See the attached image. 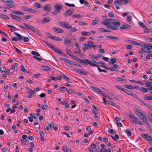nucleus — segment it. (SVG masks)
Instances as JSON below:
<instances>
[{"label":"nucleus","mask_w":152,"mask_h":152,"mask_svg":"<svg viewBox=\"0 0 152 152\" xmlns=\"http://www.w3.org/2000/svg\"><path fill=\"white\" fill-rule=\"evenodd\" d=\"M23 24L24 25V26L20 25L19 27L22 28L23 29L25 30H30L36 34H39V31L32 26L28 25L25 23H23Z\"/></svg>","instance_id":"obj_1"},{"label":"nucleus","mask_w":152,"mask_h":152,"mask_svg":"<svg viewBox=\"0 0 152 152\" xmlns=\"http://www.w3.org/2000/svg\"><path fill=\"white\" fill-rule=\"evenodd\" d=\"M55 10L52 12L54 15H56L59 13L62 8V6L58 4H56L54 6Z\"/></svg>","instance_id":"obj_2"},{"label":"nucleus","mask_w":152,"mask_h":152,"mask_svg":"<svg viewBox=\"0 0 152 152\" xmlns=\"http://www.w3.org/2000/svg\"><path fill=\"white\" fill-rule=\"evenodd\" d=\"M128 117L131 119L130 122L133 124L134 123L138 124L140 125L142 124L141 121L139 120L135 116L132 114H129L128 115Z\"/></svg>","instance_id":"obj_3"},{"label":"nucleus","mask_w":152,"mask_h":152,"mask_svg":"<svg viewBox=\"0 0 152 152\" xmlns=\"http://www.w3.org/2000/svg\"><path fill=\"white\" fill-rule=\"evenodd\" d=\"M14 34L18 37V39L20 40H23L25 42H27L29 40V39L27 37L22 36L16 32H14Z\"/></svg>","instance_id":"obj_4"},{"label":"nucleus","mask_w":152,"mask_h":152,"mask_svg":"<svg viewBox=\"0 0 152 152\" xmlns=\"http://www.w3.org/2000/svg\"><path fill=\"white\" fill-rule=\"evenodd\" d=\"M101 23L106 26L108 28L112 29H117L116 28H115V27H113V26H111L110 23L107 20L106 21L102 22Z\"/></svg>","instance_id":"obj_5"},{"label":"nucleus","mask_w":152,"mask_h":152,"mask_svg":"<svg viewBox=\"0 0 152 152\" xmlns=\"http://www.w3.org/2000/svg\"><path fill=\"white\" fill-rule=\"evenodd\" d=\"M123 91L127 94L132 96L136 99L138 98V96L137 95L132 92L131 91L124 88L123 90Z\"/></svg>","instance_id":"obj_6"},{"label":"nucleus","mask_w":152,"mask_h":152,"mask_svg":"<svg viewBox=\"0 0 152 152\" xmlns=\"http://www.w3.org/2000/svg\"><path fill=\"white\" fill-rule=\"evenodd\" d=\"M141 50L143 52L147 53H151V52L149 51L150 49L148 47V44H145L141 48Z\"/></svg>","instance_id":"obj_7"},{"label":"nucleus","mask_w":152,"mask_h":152,"mask_svg":"<svg viewBox=\"0 0 152 152\" xmlns=\"http://www.w3.org/2000/svg\"><path fill=\"white\" fill-rule=\"evenodd\" d=\"M77 60L80 63H82L85 65H88V64H89V63L90 62L89 60L87 59H85L84 60H82L79 58L78 57L77 58Z\"/></svg>","instance_id":"obj_8"},{"label":"nucleus","mask_w":152,"mask_h":152,"mask_svg":"<svg viewBox=\"0 0 152 152\" xmlns=\"http://www.w3.org/2000/svg\"><path fill=\"white\" fill-rule=\"evenodd\" d=\"M31 54L32 55H34V58L35 59L39 61H41L42 60L41 58L35 56H40V54L37 52L34 51H32L31 52Z\"/></svg>","instance_id":"obj_9"},{"label":"nucleus","mask_w":152,"mask_h":152,"mask_svg":"<svg viewBox=\"0 0 152 152\" xmlns=\"http://www.w3.org/2000/svg\"><path fill=\"white\" fill-rule=\"evenodd\" d=\"M140 118L141 119L142 121L148 126V127H150V124L144 115Z\"/></svg>","instance_id":"obj_10"},{"label":"nucleus","mask_w":152,"mask_h":152,"mask_svg":"<svg viewBox=\"0 0 152 152\" xmlns=\"http://www.w3.org/2000/svg\"><path fill=\"white\" fill-rule=\"evenodd\" d=\"M142 136L144 138L148 141H152V137L148 135V134H142Z\"/></svg>","instance_id":"obj_11"},{"label":"nucleus","mask_w":152,"mask_h":152,"mask_svg":"<svg viewBox=\"0 0 152 152\" xmlns=\"http://www.w3.org/2000/svg\"><path fill=\"white\" fill-rule=\"evenodd\" d=\"M52 30L55 32L57 33H61L64 32V30L59 28L57 27H53L52 28Z\"/></svg>","instance_id":"obj_12"},{"label":"nucleus","mask_w":152,"mask_h":152,"mask_svg":"<svg viewBox=\"0 0 152 152\" xmlns=\"http://www.w3.org/2000/svg\"><path fill=\"white\" fill-rule=\"evenodd\" d=\"M10 17L15 20L20 21L22 20V19L20 18L15 15H13L12 14L10 13Z\"/></svg>","instance_id":"obj_13"},{"label":"nucleus","mask_w":152,"mask_h":152,"mask_svg":"<svg viewBox=\"0 0 152 152\" xmlns=\"http://www.w3.org/2000/svg\"><path fill=\"white\" fill-rule=\"evenodd\" d=\"M131 27V26L127 23H125L120 28L121 29H126L128 28H130Z\"/></svg>","instance_id":"obj_14"},{"label":"nucleus","mask_w":152,"mask_h":152,"mask_svg":"<svg viewBox=\"0 0 152 152\" xmlns=\"http://www.w3.org/2000/svg\"><path fill=\"white\" fill-rule=\"evenodd\" d=\"M51 6L49 4H47L44 7L43 9L45 11L49 12L51 10Z\"/></svg>","instance_id":"obj_15"},{"label":"nucleus","mask_w":152,"mask_h":152,"mask_svg":"<svg viewBox=\"0 0 152 152\" xmlns=\"http://www.w3.org/2000/svg\"><path fill=\"white\" fill-rule=\"evenodd\" d=\"M135 113L137 115V116L140 118L143 115L142 111L138 109L135 111Z\"/></svg>","instance_id":"obj_16"},{"label":"nucleus","mask_w":152,"mask_h":152,"mask_svg":"<svg viewBox=\"0 0 152 152\" xmlns=\"http://www.w3.org/2000/svg\"><path fill=\"white\" fill-rule=\"evenodd\" d=\"M75 72L84 75H87V73L84 72V71L80 69H78L77 68H76V69H75Z\"/></svg>","instance_id":"obj_17"},{"label":"nucleus","mask_w":152,"mask_h":152,"mask_svg":"<svg viewBox=\"0 0 152 152\" xmlns=\"http://www.w3.org/2000/svg\"><path fill=\"white\" fill-rule=\"evenodd\" d=\"M50 20V18L49 17H47L43 18L41 20V22L43 23H45L49 22Z\"/></svg>","instance_id":"obj_18"},{"label":"nucleus","mask_w":152,"mask_h":152,"mask_svg":"<svg viewBox=\"0 0 152 152\" xmlns=\"http://www.w3.org/2000/svg\"><path fill=\"white\" fill-rule=\"evenodd\" d=\"M53 50L58 53L61 54L62 56H65V55L64 54L62 51L59 50L57 48H56L54 47L53 49Z\"/></svg>","instance_id":"obj_19"},{"label":"nucleus","mask_w":152,"mask_h":152,"mask_svg":"<svg viewBox=\"0 0 152 152\" xmlns=\"http://www.w3.org/2000/svg\"><path fill=\"white\" fill-rule=\"evenodd\" d=\"M67 54L76 60L78 58L74 56L72 52L69 50H67Z\"/></svg>","instance_id":"obj_20"},{"label":"nucleus","mask_w":152,"mask_h":152,"mask_svg":"<svg viewBox=\"0 0 152 152\" xmlns=\"http://www.w3.org/2000/svg\"><path fill=\"white\" fill-rule=\"evenodd\" d=\"M74 12V10L73 9H70L67 10V16H71Z\"/></svg>","instance_id":"obj_21"},{"label":"nucleus","mask_w":152,"mask_h":152,"mask_svg":"<svg viewBox=\"0 0 152 152\" xmlns=\"http://www.w3.org/2000/svg\"><path fill=\"white\" fill-rule=\"evenodd\" d=\"M113 25H114V26H113V27H115V28H116L117 29H113L114 30H117L118 29V27L120 25V23L118 21H115L113 23Z\"/></svg>","instance_id":"obj_22"},{"label":"nucleus","mask_w":152,"mask_h":152,"mask_svg":"<svg viewBox=\"0 0 152 152\" xmlns=\"http://www.w3.org/2000/svg\"><path fill=\"white\" fill-rule=\"evenodd\" d=\"M90 88L93 90L94 91L98 93L100 90L99 88L94 86H91L90 87Z\"/></svg>","instance_id":"obj_23"},{"label":"nucleus","mask_w":152,"mask_h":152,"mask_svg":"<svg viewBox=\"0 0 152 152\" xmlns=\"http://www.w3.org/2000/svg\"><path fill=\"white\" fill-rule=\"evenodd\" d=\"M89 64L91 66H97L98 65L97 63V62L94 60H92L91 62H89Z\"/></svg>","instance_id":"obj_24"},{"label":"nucleus","mask_w":152,"mask_h":152,"mask_svg":"<svg viewBox=\"0 0 152 152\" xmlns=\"http://www.w3.org/2000/svg\"><path fill=\"white\" fill-rule=\"evenodd\" d=\"M72 17L73 18H76L78 19L82 18H84L83 15H80L79 14L73 15Z\"/></svg>","instance_id":"obj_25"},{"label":"nucleus","mask_w":152,"mask_h":152,"mask_svg":"<svg viewBox=\"0 0 152 152\" xmlns=\"http://www.w3.org/2000/svg\"><path fill=\"white\" fill-rule=\"evenodd\" d=\"M39 134L40 136V139L41 141H44V136L45 134L42 131H40L39 132Z\"/></svg>","instance_id":"obj_26"},{"label":"nucleus","mask_w":152,"mask_h":152,"mask_svg":"<svg viewBox=\"0 0 152 152\" xmlns=\"http://www.w3.org/2000/svg\"><path fill=\"white\" fill-rule=\"evenodd\" d=\"M107 39H113L115 40H119V38L117 37H114L112 36H106Z\"/></svg>","instance_id":"obj_27"},{"label":"nucleus","mask_w":152,"mask_h":152,"mask_svg":"<svg viewBox=\"0 0 152 152\" xmlns=\"http://www.w3.org/2000/svg\"><path fill=\"white\" fill-rule=\"evenodd\" d=\"M12 12L15 15H24V13L22 12L19 11H18L16 10H13L12 11Z\"/></svg>","instance_id":"obj_28"},{"label":"nucleus","mask_w":152,"mask_h":152,"mask_svg":"<svg viewBox=\"0 0 152 152\" xmlns=\"http://www.w3.org/2000/svg\"><path fill=\"white\" fill-rule=\"evenodd\" d=\"M0 18L4 19L5 20H9V18L6 15L0 13Z\"/></svg>","instance_id":"obj_29"},{"label":"nucleus","mask_w":152,"mask_h":152,"mask_svg":"<svg viewBox=\"0 0 152 152\" xmlns=\"http://www.w3.org/2000/svg\"><path fill=\"white\" fill-rule=\"evenodd\" d=\"M140 102H141V103H142L144 104L148 108H149V109H150L151 110H152V106L151 105L149 104H147V103H144L143 101H142V100H140Z\"/></svg>","instance_id":"obj_30"},{"label":"nucleus","mask_w":152,"mask_h":152,"mask_svg":"<svg viewBox=\"0 0 152 152\" xmlns=\"http://www.w3.org/2000/svg\"><path fill=\"white\" fill-rule=\"evenodd\" d=\"M51 39L54 40L55 41H61L62 39L61 38L57 37L55 36H53V37H52V38H51Z\"/></svg>","instance_id":"obj_31"},{"label":"nucleus","mask_w":152,"mask_h":152,"mask_svg":"<svg viewBox=\"0 0 152 152\" xmlns=\"http://www.w3.org/2000/svg\"><path fill=\"white\" fill-rule=\"evenodd\" d=\"M28 93L30 94H33L34 93L35 91L28 87L26 88Z\"/></svg>","instance_id":"obj_32"},{"label":"nucleus","mask_w":152,"mask_h":152,"mask_svg":"<svg viewBox=\"0 0 152 152\" xmlns=\"http://www.w3.org/2000/svg\"><path fill=\"white\" fill-rule=\"evenodd\" d=\"M50 48L53 49L54 47L51 44H50L48 42L46 41H43Z\"/></svg>","instance_id":"obj_33"},{"label":"nucleus","mask_w":152,"mask_h":152,"mask_svg":"<svg viewBox=\"0 0 152 152\" xmlns=\"http://www.w3.org/2000/svg\"><path fill=\"white\" fill-rule=\"evenodd\" d=\"M110 61L109 64L110 65H112L116 62V59L115 58L111 59Z\"/></svg>","instance_id":"obj_34"},{"label":"nucleus","mask_w":152,"mask_h":152,"mask_svg":"<svg viewBox=\"0 0 152 152\" xmlns=\"http://www.w3.org/2000/svg\"><path fill=\"white\" fill-rule=\"evenodd\" d=\"M59 25L63 28H66V23L65 22H61L59 23Z\"/></svg>","instance_id":"obj_35"},{"label":"nucleus","mask_w":152,"mask_h":152,"mask_svg":"<svg viewBox=\"0 0 152 152\" xmlns=\"http://www.w3.org/2000/svg\"><path fill=\"white\" fill-rule=\"evenodd\" d=\"M34 6H36V8H42V6L38 2H35L34 4Z\"/></svg>","instance_id":"obj_36"},{"label":"nucleus","mask_w":152,"mask_h":152,"mask_svg":"<svg viewBox=\"0 0 152 152\" xmlns=\"http://www.w3.org/2000/svg\"><path fill=\"white\" fill-rule=\"evenodd\" d=\"M144 98L145 99L149 100H152V96H148L147 95H145L144 96Z\"/></svg>","instance_id":"obj_37"},{"label":"nucleus","mask_w":152,"mask_h":152,"mask_svg":"<svg viewBox=\"0 0 152 152\" xmlns=\"http://www.w3.org/2000/svg\"><path fill=\"white\" fill-rule=\"evenodd\" d=\"M20 141L22 145H27L26 142H28V140H23V139H20Z\"/></svg>","instance_id":"obj_38"},{"label":"nucleus","mask_w":152,"mask_h":152,"mask_svg":"<svg viewBox=\"0 0 152 152\" xmlns=\"http://www.w3.org/2000/svg\"><path fill=\"white\" fill-rule=\"evenodd\" d=\"M68 45L70 47H72L74 45L73 42L69 40H67V45Z\"/></svg>","instance_id":"obj_39"},{"label":"nucleus","mask_w":152,"mask_h":152,"mask_svg":"<svg viewBox=\"0 0 152 152\" xmlns=\"http://www.w3.org/2000/svg\"><path fill=\"white\" fill-rule=\"evenodd\" d=\"M42 68L43 69L46 71H48L50 69V68L47 66H42Z\"/></svg>","instance_id":"obj_40"},{"label":"nucleus","mask_w":152,"mask_h":152,"mask_svg":"<svg viewBox=\"0 0 152 152\" xmlns=\"http://www.w3.org/2000/svg\"><path fill=\"white\" fill-rule=\"evenodd\" d=\"M140 90L141 91L146 92L149 91L148 88H141L140 89Z\"/></svg>","instance_id":"obj_41"},{"label":"nucleus","mask_w":152,"mask_h":152,"mask_svg":"<svg viewBox=\"0 0 152 152\" xmlns=\"http://www.w3.org/2000/svg\"><path fill=\"white\" fill-rule=\"evenodd\" d=\"M30 12L34 13L35 14H37L39 13L38 11L36 10L30 8Z\"/></svg>","instance_id":"obj_42"},{"label":"nucleus","mask_w":152,"mask_h":152,"mask_svg":"<svg viewBox=\"0 0 152 152\" xmlns=\"http://www.w3.org/2000/svg\"><path fill=\"white\" fill-rule=\"evenodd\" d=\"M132 20V17L131 15H129L127 17L126 21L127 22L129 23L131 22Z\"/></svg>","instance_id":"obj_43"},{"label":"nucleus","mask_w":152,"mask_h":152,"mask_svg":"<svg viewBox=\"0 0 152 152\" xmlns=\"http://www.w3.org/2000/svg\"><path fill=\"white\" fill-rule=\"evenodd\" d=\"M82 35L83 36H88L90 35V34L86 31H83L81 32Z\"/></svg>","instance_id":"obj_44"},{"label":"nucleus","mask_w":152,"mask_h":152,"mask_svg":"<svg viewBox=\"0 0 152 152\" xmlns=\"http://www.w3.org/2000/svg\"><path fill=\"white\" fill-rule=\"evenodd\" d=\"M30 8L26 7H22V10L24 11H27L30 12Z\"/></svg>","instance_id":"obj_45"},{"label":"nucleus","mask_w":152,"mask_h":152,"mask_svg":"<svg viewBox=\"0 0 152 152\" xmlns=\"http://www.w3.org/2000/svg\"><path fill=\"white\" fill-rule=\"evenodd\" d=\"M87 44L90 48H91L93 45V42L91 41H89L88 42Z\"/></svg>","instance_id":"obj_46"},{"label":"nucleus","mask_w":152,"mask_h":152,"mask_svg":"<svg viewBox=\"0 0 152 152\" xmlns=\"http://www.w3.org/2000/svg\"><path fill=\"white\" fill-rule=\"evenodd\" d=\"M108 103L110 104V105H112L113 106H114L116 107H117L115 103L113 102H111L110 101H107Z\"/></svg>","instance_id":"obj_47"},{"label":"nucleus","mask_w":152,"mask_h":152,"mask_svg":"<svg viewBox=\"0 0 152 152\" xmlns=\"http://www.w3.org/2000/svg\"><path fill=\"white\" fill-rule=\"evenodd\" d=\"M59 89L61 91H66V88L65 87L63 86L60 87Z\"/></svg>","instance_id":"obj_48"},{"label":"nucleus","mask_w":152,"mask_h":152,"mask_svg":"<svg viewBox=\"0 0 152 152\" xmlns=\"http://www.w3.org/2000/svg\"><path fill=\"white\" fill-rule=\"evenodd\" d=\"M88 46L87 44L85 43L84 44V48H83V50L84 51L86 50L88 48Z\"/></svg>","instance_id":"obj_49"},{"label":"nucleus","mask_w":152,"mask_h":152,"mask_svg":"<svg viewBox=\"0 0 152 152\" xmlns=\"http://www.w3.org/2000/svg\"><path fill=\"white\" fill-rule=\"evenodd\" d=\"M146 86L147 87L152 86V82H146L145 83Z\"/></svg>","instance_id":"obj_50"},{"label":"nucleus","mask_w":152,"mask_h":152,"mask_svg":"<svg viewBox=\"0 0 152 152\" xmlns=\"http://www.w3.org/2000/svg\"><path fill=\"white\" fill-rule=\"evenodd\" d=\"M125 132L127 134L128 136H130L131 135V133L129 130L128 129H127L126 130Z\"/></svg>","instance_id":"obj_51"},{"label":"nucleus","mask_w":152,"mask_h":152,"mask_svg":"<svg viewBox=\"0 0 152 152\" xmlns=\"http://www.w3.org/2000/svg\"><path fill=\"white\" fill-rule=\"evenodd\" d=\"M3 1L7 3H12L14 2V1L12 0H2Z\"/></svg>","instance_id":"obj_52"},{"label":"nucleus","mask_w":152,"mask_h":152,"mask_svg":"<svg viewBox=\"0 0 152 152\" xmlns=\"http://www.w3.org/2000/svg\"><path fill=\"white\" fill-rule=\"evenodd\" d=\"M26 82L29 84H33L34 83V82L30 79H27L26 80Z\"/></svg>","instance_id":"obj_53"},{"label":"nucleus","mask_w":152,"mask_h":152,"mask_svg":"<svg viewBox=\"0 0 152 152\" xmlns=\"http://www.w3.org/2000/svg\"><path fill=\"white\" fill-rule=\"evenodd\" d=\"M20 68L21 70L24 72H26V71L25 68L24 66L22 65L20 66Z\"/></svg>","instance_id":"obj_54"},{"label":"nucleus","mask_w":152,"mask_h":152,"mask_svg":"<svg viewBox=\"0 0 152 152\" xmlns=\"http://www.w3.org/2000/svg\"><path fill=\"white\" fill-rule=\"evenodd\" d=\"M118 1H115L114 3V4L116 8L117 9H119V7L117 5Z\"/></svg>","instance_id":"obj_55"},{"label":"nucleus","mask_w":152,"mask_h":152,"mask_svg":"<svg viewBox=\"0 0 152 152\" xmlns=\"http://www.w3.org/2000/svg\"><path fill=\"white\" fill-rule=\"evenodd\" d=\"M117 80L119 81H124L126 80V79H123L121 77H118L116 78Z\"/></svg>","instance_id":"obj_56"},{"label":"nucleus","mask_w":152,"mask_h":152,"mask_svg":"<svg viewBox=\"0 0 152 152\" xmlns=\"http://www.w3.org/2000/svg\"><path fill=\"white\" fill-rule=\"evenodd\" d=\"M139 25L140 26L142 27L143 28H146V26L144 24V23H143L142 22H140L139 23Z\"/></svg>","instance_id":"obj_57"},{"label":"nucleus","mask_w":152,"mask_h":152,"mask_svg":"<svg viewBox=\"0 0 152 152\" xmlns=\"http://www.w3.org/2000/svg\"><path fill=\"white\" fill-rule=\"evenodd\" d=\"M79 24L81 26H86L87 25V24L86 23H84L82 21H80L79 22Z\"/></svg>","instance_id":"obj_58"},{"label":"nucleus","mask_w":152,"mask_h":152,"mask_svg":"<svg viewBox=\"0 0 152 152\" xmlns=\"http://www.w3.org/2000/svg\"><path fill=\"white\" fill-rule=\"evenodd\" d=\"M77 30V29L76 28H72L70 29V32L72 33H73L74 32H75Z\"/></svg>","instance_id":"obj_59"},{"label":"nucleus","mask_w":152,"mask_h":152,"mask_svg":"<svg viewBox=\"0 0 152 152\" xmlns=\"http://www.w3.org/2000/svg\"><path fill=\"white\" fill-rule=\"evenodd\" d=\"M133 86L132 85H127L125 86V87L128 89H133Z\"/></svg>","instance_id":"obj_60"},{"label":"nucleus","mask_w":152,"mask_h":152,"mask_svg":"<svg viewBox=\"0 0 152 152\" xmlns=\"http://www.w3.org/2000/svg\"><path fill=\"white\" fill-rule=\"evenodd\" d=\"M125 48L128 49H132L133 47L132 46L129 45H125Z\"/></svg>","instance_id":"obj_61"},{"label":"nucleus","mask_w":152,"mask_h":152,"mask_svg":"<svg viewBox=\"0 0 152 152\" xmlns=\"http://www.w3.org/2000/svg\"><path fill=\"white\" fill-rule=\"evenodd\" d=\"M107 29L101 28L99 29V30L102 32H107Z\"/></svg>","instance_id":"obj_62"},{"label":"nucleus","mask_w":152,"mask_h":152,"mask_svg":"<svg viewBox=\"0 0 152 152\" xmlns=\"http://www.w3.org/2000/svg\"><path fill=\"white\" fill-rule=\"evenodd\" d=\"M4 72L7 75H9L10 73V70L6 69L4 71Z\"/></svg>","instance_id":"obj_63"},{"label":"nucleus","mask_w":152,"mask_h":152,"mask_svg":"<svg viewBox=\"0 0 152 152\" xmlns=\"http://www.w3.org/2000/svg\"><path fill=\"white\" fill-rule=\"evenodd\" d=\"M32 17V16L31 15H26L24 16V18L26 19H28L31 18Z\"/></svg>","instance_id":"obj_64"}]
</instances>
